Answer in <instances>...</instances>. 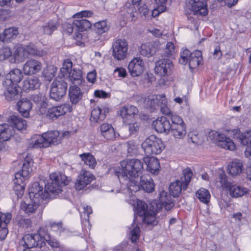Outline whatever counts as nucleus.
I'll use <instances>...</instances> for the list:
<instances>
[{
	"label": "nucleus",
	"instance_id": "20e7f679",
	"mask_svg": "<svg viewBox=\"0 0 251 251\" xmlns=\"http://www.w3.org/2000/svg\"><path fill=\"white\" fill-rule=\"evenodd\" d=\"M142 148L147 156L160 154L164 149L162 141L154 135H151L142 144Z\"/></svg>",
	"mask_w": 251,
	"mask_h": 251
},
{
	"label": "nucleus",
	"instance_id": "c756f323",
	"mask_svg": "<svg viewBox=\"0 0 251 251\" xmlns=\"http://www.w3.org/2000/svg\"><path fill=\"white\" fill-rule=\"evenodd\" d=\"M5 90L4 91V95L6 99L8 101L18 99L20 96L19 91L17 89V85L11 84L9 86H3Z\"/></svg>",
	"mask_w": 251,
	"mask_h": 251
},
{
	"label": "nucleus",
	"instance_id": "bf43d9fd",
	"mask_svg": "<svg viewBox=\"0 0 251 251\" xmlns=\"http://www.w3.org/2000/svg\"><path fill=\"white\" fill-rule=\"evenodd\" d=\"M169 119L171 121V126H174V125L177 126L185 124L182 119L180 116L172 114L170 117L169 118Z\"/></svg>",
	"mask_w": 251,
	"mask_h": 251
},
{
	"label": "nucleus",
	"instance_id": "473e14b6",
	"mask_svg": "<svg viewBox=\"0 0 251 251\" xmlns=\"http://www.w3.org/2000/svg\"><path fill=\"white\" fill-rule=\"evenodd\" d=\"M159 201L162 206L167 210H170L174 206V203L172 200L170 195L165 191L163 190L160 192Z\"/></svg>",
	"mask_w": 251,
	"mask_h": 251
},
{
	"label": "nucleus",
	"instance_id": "39448f33",
	"mask_svg": "<svg viewBox=\"0 0 251 251\" xmlns=\"http://www.w3.org/2000/svg\"><path fill=\"white\" fill-rule=\"evenodd\" d=\"M202 60V53L200 50H196L191 53L188 50H184L181 53L179 62L180 64L185 65L189 63L190 69L196 68Z\"/></svg>",
	"mask_w": 251,
	"mask_h": 251
},
{
	"label": "nucleus",
	"instance_id": "5701e85b",
	"mask_svg": "<svg viewBox=\"0 0 251 251\" xmlns=\"http://www.w3.org/2000/svg\"><path fill=\"white\" fill-rule=\"evenodd\" d=\"M18 109L20 113L25 118L29 117V112L32 108V104L27 99H22L17 103Z\"/></svg>",
	"mask_w": 251,
	"mask_h": 251
},
{
	"label": "nucleus",
	"instance_id": "4be33fe9",
	"mask_svg": "<svg viewBox=\"0 0 251 251\" xmlns=\"http://www.w3.org/2000/svg\"><path fill=\"white\" fill-rule=\"evenodd\" d=\"M15 134V129L12 126L8 124L0 125V141L9 140Z\"/></svg>",
	"mask_w": 251,
	"mask_h": 251
},
{
	"label": "nucleus",
	"instance_id": "58836bf2",
	"mask_svg": "<svg viewBox=\"0 0 251 251\" xmlns=\"http://www.w3.org/2000/svg\"><path fill=\"white\" fill-rule=\"evenodd\" d=\"M229 195L234 198L241 197L248 192V189L236 184H231L228 189Z\"/></svg>",
	"mask_w": 251,
	"mask_h": 251
},
{
	"label": "nucleus",
	"instance_id": "7c9ffc66",
	"mask_svg": "<svg viewBox=\"0 0 251 251\" xmlns=\"http://www.w3.org/2000/svg\"><path fill=\"white\" fill-rule=\"evenodd\" d=\"M243 165L239 159H235L227 166V173L233 176H237L242 172Z\"/></svg>",
	"mask_w": 251,
	"mask_h": 251
},
{
	"label": "nucleus",
	"instance_id": "dca6fc26",
	"mask_svg": "<svg viewBox=\"0 0 251 251\" xmlns=\"http://www.w3.org/2000/svg\"><path fill=\"white\" fill-rule=\"evenodd\" d=\"M42 66V63L39 61L34 59H30L24 64L23 71L25 75L35 74L41 70Z\"/></svg>",
	"mask_w": 251,
	"mask_h": 251
},
{
	"label": "nucleus",
	"instance_id": "8fccbe9b",
	"mask_svg": "<svg viewBox=\"0 0 251 251\" xmlns=\"http://www.w3.org/2000/svg\"><path fill=\"white\" fill-rule=\"evenodd\" d=\"M129 236L132 243H135L139 240L140 237V229L137 225L135 223L132 224L129 227Z\"/></svg>",
	"mask_w": 251,
	"mask_h": 251
},
{
	"label": "nucleus",
	"instance_id": "7ed1b4c3",
	"mask_svg": "<svg viewBox=\"0 0 251 251\" xmlns=\"http://www.w3.org/2000/svg\"><path fill=\"white\" fill-rule=\"evenodd\" d=\"M193 173L191 169L187 168L183 170V176H181L180 180H176L172 182L169 186L170 195L174 197L179 196L182 189L186 190L190 182Z\"/></svg>",
	"mask_w": 251,
	"mask_h": 251
},
{
	"label": "nucleus",
	"instance_id": "f8f14e48",
	"mask_svg": "<svg viewBox=\"0 0 251 251\" xmlns=\"http://www.w3.org/2000/svg\"><path fill=\"white\" fill-rule=\"evenodd\" d=\"M173 67L172 62L168 59H160L155 64V72L160 76L169 75Z\"/></svg>",
	"mask_w": 251,
	"mask_h": 251
},
{
	"label": "nucleus",
	"instance_id": "09e8293b",
	"mask_svg": "<svg viewBox=\"0 0 251 251\" xmlns=\"http://www.w3.org/2000/svg\"><path fill=\"white\" fill-rule=\"evenodd\" d=\"M33 162L30 156H26L24 161L22 167V173L25 176H27L32 171Z\"/></svg>",
	"mask_w": 251,
	"mask_h": 251
},
{
	"label": "nucleus",
	"instance_id": "4468645a",
	"mask_svg": "<svg viewBox=\"0 0 251 251\" xmlns=\"http://www.w3.org/2000/svg\"><path fill=\"white\" fill-rule=\"evenodd\" d=\"M23 78V75L21 70L17 68L14 69L5 75L2 81V85H17V83L20 82Z\"/></svg>",
	"mask_w": 251,
	"mask_h": 251
},
{
	"label": "nucleus",
	"instance_id": "6e6552de",
	"mask_svg": "<svg viewBox=\"0 0 251 251\" xmlns=\"http://www.w3.org/2000/svg\"><path fill=\"white\" fill-rule=\"evenodd\" d=\"M45 182L40 180L39 182L33 183L29 189V196L32 200L40 202L48 198V195L45 194V190L43 192V187Z\"/></svg>",
	"mask_w": 251,
	"mask_h": 251
},
{
	"label": "nucleus",
	"instance_id": "a19ab883",
	"mask_svg": "<svg viewBox=\"0 0 251 251\" xmlns=\"http://www.w3.org/2000/svg\"><path fill=\"white\" fill-rule=\"evenodd\" d=\"M26 57H28L29 55L43 56H45L47 52L42 49H38L34 45H29L25 46Z\"/></svg>",
	"mask_w": 251,
	"mask_h": 251
},
{
	"label": "nucleus",
	"instance_id": "9d476101",
	"mask_svg": "<svg viewBox=\"0 0 251 251\" xmlns=\"http://www.w3.org/2000/svg\"><path fill=\"white\" fill-rule=\"evenodd\" d=\"M73 110V107L69 104L64 103L59 106H53L48 110L46 116L52 120L57 119L66 113Z\"/></svg>",
	"mask_w": 251,
	"mask_h": 251
},
{
	"label": "nucleus",
	"instance_id": "9b49d317",
	"mask_svg": "<svg viewBox=\"0 0 251 251\" xmlns=\"http://www.w3.org/2000/svg\"><path fill=\"white\" fill-rule=\"evenodd\" d=\"M230 134L241 145L248 147L251 146V130L241 132L239 129H234L231 131Z\"/></svg>",
	"mask_w": 251,
	"mask_h": 251
},
{
	"label": "nucleus",
	"instance_id": "bb28decb",
	"mask_svg": "<svg viewBox=\"0 0 251 251\" xmlns=\"http://www.w3.org/2000/svg\"><path fill=\"white\" fill-rule=\"evenodd\" d=\"M139 50L142 55L150 57L156 53L157 48L154 43L148 42L142 44Z\"/></svg>",
	"mask_w": 251,
	"mask_h": 251
},
{
	"label": "nucleus",
	"instance_id": "a211bd4d",
	"mask_svg": "<svg viewBox=\"0 0 251 251\" xmlns=\"http://www.w3.org/2000/svg\"><path fill=\"white\" fill-rule=\"evenodd\" d=\"M93 179L94 176L90 172L86 170H82L75 183L76 189L77 190L82 189L90 184Z\"/></svg>",
	"mask_w": 251,
	"mask_h": 251
},
{
	"label": "nucleus",
	"instance_id": "e2e57ef3",
	"mask_svg": "<svg viewBox=\"0 0 251 251\" xmlns=\"http://www.w3.org/2000/svg\"><path fill=\"white\" fill-rule=\"evenodd\" d=\"M12 216L10 213L0 212V225L6 226L10 222Z\"/></svg>",
	"mask_w": 251,
	"mask_h": 251
},
{
	"label": "nucleus",
	"instance_id": "c85d7f7f",
	"mask_svg": "<svg viewBox=\"0 0 251 251\" xmlns=\"http://www.w3.org/2000/svg\"><path fill=\"white\" fill-rule=\"evenodd\" d=\"M144 162L147 166L148 170L152 174H157L160 168L159 161L153 157L147 156L144 158Z\"/></svg>",
	"mask_w": 251,
	"mask_h": 251
},
{
	"label": "nucleus",
	"instance_id": "79ce46f5",
	"mask_svg": "<svg viewBox=\"0 0 251 251\" xmlns=\"http://www.w3.org/2000/svg\"><path fill=\"white\" fill-rule=\"evenodd\" d=\"M19 34L17 28L10 27L4 30L0 38L3 42H9L10 39L15 38Z\"/></svg>",
	"mask_w": 251,
	"mask_h": 251
},
{
	"label": "nucleus",
	"instance_id": "c03bdc74",
	"mask_svg": "<svg viewBox=\"0 0 251 251\" xmlns=\"http://www.w3.org/2000/svg\"><path fill=\"white\" fill-rule=\"evenodd\" d=\"M58 26V23L56 20L50 21L45 25L41 27L43 34L50 35L56 30Z\"/></svg>",
	"mask_w": 251,
	"mask_h": 251
},
{
	"label": "nucleus",
	"instance_id": "6ab92c4d",
	"mask_svg": "<svg viewBox=\"0 0 251 251\" xmlns=\"http://www.w3.org/2000/svg\"><path fill=\"white\" fill-rule=\"evenodd\" d=\"M191 9L195 15L205 16L208 13L207 3L205 0H191L190 1Z\"/></svg>",
	"mask_w": 251,
	"mask_h": 251
},
{
	"label": "nucleus",
	"instance_id": "2eb2a0df",
	"mask_svg": "<svg viewBox=\"0 0 251 251\" xmlns=\"http://www.w3.org/2000/svg\"><path fill=\"white\" fill-rule=\"evenodd\" d=\"M216 144L222 148L234 151L236 148L234 143L224 134L216 132L214 134Z\"/></svg>",
	"mask_w": 251,
	"mask_h": 251
},
{
	"label": "nucleus",
	"instance_id": "c9c22d12",
	"mask_svg": "<svg viewBox=\"0 0 251 251\" xmlns=\"http://www.w3.org/2000/svg\"><path fill=\"white\" fill-rule=\"evenodd\" d=\"M232 184V182L229 180L228 177L224 172L219 174L216 182L217 187L228 190Z\"/></svg>",
	"mask_w": 251,
	"mask_h": 251
},
{
	"label": "nucleus",
	"instance_id": "ddd939ff",
	"mask_svg": "<svg viewBox=\"0 0 251 251\" xmlns=\"http://www.w3.org/2000/svg\"><path fill=\"white\" fill-rule=\"evenodd\" d=\"M151 126L158 133H165L166 134L170 133L171 127L169 118L165 116L158 117L153 121Z\"/></svg>",
	"mask_w": 251,
	"mask_h": 251
},
{
	"label": "nucleus",
	"instance_id": "680f3d73",
	"mask_svg": "<svg viewBox=\"0 0 251 251\" xmlns=\"http://www.w3.org/2000/svg\"><path fill=\"white\" fill-rule=\"evenodd\" d=\"M31 99L35 103L40 104L42 107H46L47 106V102L44 100V98L42 97L41 95H33L31 97Z\"/></svg>",
	"mask_w": 251,
	"mask_h": 251
},
{
	"label": "nucleus",
	"instance_id": "393cba45",
	"mask_svg": "<svg viewBox=\"0 0 251 251\" xmlns=\"http://www.w3.org/2000/svg\"><path fill=\"white\" fill-rule=\"evenodd\" d=\"M47 147L50 145H57L61 142V137H60L58 131H50L43 133Z\"/></svg>",
	"mask_w": 251,
	"mask_h": 251
},
{
	"label": "nucleus",
	"instance_id": "a18cd8bd",
	"mask_svg": "<svg viewBox=\"0 0 251 251\" xmlns=\"http://www.w3.org/2000/svg\"><path fill=\"white\" fill-rule=\"evenodd\" d=\"M13 56L14 58V61L26 58L25 45L21 44L16 45L13 49Z\"/></svg>",
	"mask_w": 251,
	"mask_h": 251
},
{
	"label": "nucleus",
	"instance_id": "a878e982",
	"mask_svg": "<svg viewBox=\"0 0 251 251\" xmlns=\"http://www.w3.org/2000/svg\"><path fill=\"white\" fill-rule=\"evenodd\" d=\"M139 188L140 187L147 193H151L154 189V184L152 179L149 176H141L139 182Z\"/></svg>",
	"mask_w": 251,
	"mask_h": 251
},
{
	"label": "nucleus",
	"instance_id": "4d7b16f0",
	"mask_svg": "<svg viewBox=\"0 0 251 251\" xmlns=\"http://www.w3.org/2000/svg\"><path fill=\"white\" fill-rule=\"evenodd\" d=\"M94 26L97 32L100 34L107 32L110 27L105 21L97 22L94 25Z\"/></svg>",
	"mask_w": 251,
	"mask_h": 251
},
{
	"label": "nucleus",
	"instance_id": "ea45409f",
	"mask_svg": "<svg viewBox=\"0 0 251 251\" xmlns=\"http://www.w3.org/2000/svg\"><path fill=\"white\" fill-rule=\"evenodd\" d=\"M73 24L75 30L80 32L87 30L92 25L90 21L84 19L75 20Z\"/></svg>",
	"mask_w": 251,
	"mask_h": 251
},
{
	"label": "nucleus",
	"instance_id": "2f4dec72",
	"mask_svg": "<svg viewBox=\"0 0 251 251\" xmlns=\"http://www.w3.org/2000/svg\"><path fill=\"white\" fill-rule=\"evenodd\" d=\"M69 95L71 103L73 104H76L82 99L83 93L78 87L74 85L70 87Z\"/></svg>",
	"mask_w": 251,
	"mask_h": 251
},
{
	"label": "nucleus",
	"instance_id": "338daca9",
	"mask_svg": "<svg viewBox=\"0 0 251 251\" xmlns=\"http://www.w3.org/2000/svg\"><path fill=\"white\" fill-rule=\"evenodd\" d=\"M138 11L142 16L148 18L150 16V10L147 5L144 3L138 8Z\"/></svg>",
	"mask_w": 251,
	"mask_h": 251
},
{
	"label": "nucleus",
	"instance_id": "412c9836",
	"mask_svg": "<svg viewBox=\"0 0 251 251\" xmlns=\"http://www.w3.org/2000/svg\"><path fill=\"white\" fill-rule=\"evenodd\" d=\"M100 128L101 135L107 140H114L119 135L116 134L114 128L110 124L103 123L100 126Z\"/></svg>",
	"mask_w": 251,
	"mask_h": 251
},
{
	"label": "nucleus",
	"instance_id": "13d9d810",
	"mask_svg": "<svg viewBox=\"0 0 251 251\" xmlns=\"http://www.w3.org/2000/svg\"><path fill=\"white\" fill-rule=\"evenodd\" d=\"M13 53L10 48L4 47L0 49V61H2L11 56Z\"/></svg>",
	"mask_w": 251,
	"mask_h": 251
},
{
	"label": "nucleus",
	"instance_id": "49530a36",
	"mask_svg": "<svg viewBox=\"0 0 251 251\" xmlns=\"http://www.w3.org/2000/svg\"><path fill=\"white\" fill-rule=\"evenodd\" d=\"M136 205L135 206V215H137L140 217H143L147 213H149L147 211L148 205L143 201L137 200L136 203L134 204Z\"/></svg>",
	"mask_w": 251,
	"mask_h": 251
},
{
	"label": "nucleus",
	"instance_id": "0eeeda50",
	"mask_svg": "<svg viewBox=\"0 0 251 251\" xmlns=\"http://www.w3.org/2000/svg\"><path fill=\"white\" fill-rule=\"evenodd\" d=\"M67 87V83L62 79L54 80L50 89V98L56 101L60 100L66 94Z\"/></svg>",
	"mask_w": 251,
	"mask_h": 251
},
{
	"label": "nucleus",
	"instance_id": "0e129e2a",
	"mask_svg": "<svg viewBox=\"0 0 251 251\" xmlns=\"http://www.w3.org/2000/svg\"><path fill=\"white\" fill-rule=\"evenodd\" d=\"M15 185L13 187L14 190L17 194L18 198H21L24 193L25 185L24 183H14Z\"/></svg>",
	"mask_w": 251,
	"mask_h": 251
},
{
	"label": "nucleus",
	"instance_id": "de8ad7c7",
	"mask_svg": "<svg viewBox=\"0 0 251 251\" xmlns=\"http://www.w3.org/2000/svg\"><path fill=\"white\" fill-rule=\"evenodd\" d=\"M32 201L33 203H32L27 204L23 202L21 204V209L28 214L34 213L39 206V203L40 202L35 200Z\"/></svg>",
	"mask_w": 251,
	"mask_h": 251
},
{
	"label": "nucleus",
	"instance_id": "f704fd0d",
	"mask_svg": "<svg viewBox=\"0 0 251 251\" xmlns=\"http://www.w3.org/2000/svg\"><path fill=\"white\" fill-rule=\"evenodd\" d=\"M41 83L37 77H30L23 81V89L25 91L34 90L38 88Z\"/></svg>",
	"mask_w": 251,
	"mask_h": 251
},
{
	"label": "nucleus",
	"instance_id": "37998d69",
	"mask_svg": "<svg viewBox=\"0 0 251 251\" xmlns=\"http://www.w3.org/2000/svg\"><path fill=\"white\" fill-rule=\"evenodd\" d=\"M123 11L125 12L124 15L127 18L131 19V21H135L137 19V16L135 15L136 13V10L135 6L129 2H127L123 7Z\"/></svg>",
	"mask_w": 251,
	"mask_h": 251
},
{
	"label": "nucleus",
	"instance_id": "1a4fd4ad",
	"mask_svg": "<svg viewBox=\"0 0 251 251\" xmlns=\"http://www.w3.org/2000/svg\"><path fill=\"white\" fill-rule=\"evenodd\" d=\"M20 244L23 246H25L27 248L26 249L30 250V248L34 247L41 248L43 244H45V242L42 237L39 234L35 233L25 235L23 237Z\"/></svg>",
	"mask_w": 251,
	"mask_h": 251
},
{
	"label": "nucleus",
	"instance_id": "774afa93",
	"mask_svg": "<svg viewBox=\"0 0 251 251\" xmlns=\"http://www.w3.org/2000/svg\"><path fill=\"white\" fill-rule=\"evenodd\" d=\"M167 9L166 5H158L157 7L151 11V16L155 17L158 16L160 13L164 12Z\"/></svg>",
	"mask_w": 251,
	"mask_h": 251
},
{
	"label": "nucleus",
	"instance_id": "603ef678",
	"mask_svg": "<svg viewBox=\"0 0 251 251\" xmlns=\"http://www.w3.org/2000/svg\"><path fill=\"white\" fill-rule=\"evenodd\" d=\"M73 63L70 59L64 60L62 67L60 71L61 76L65 77L68 74L73 70Z\"/></svg>",
	"mask_w": 251,
	"mask_h": 251
},
{
	"label": "nucleus",
	"instance_id": "4c0bfd02",
	"mask_svg": "<svg viewBox=\"0 0 251 251\" xmlns=\"http://www.w3.org/2000/svg\"><path fill=\"white\" fill-rule=\"evenodd\" d=\"M171 134L177 139H182L186 135V126L185 124L181 126L174 125L170 127V132Z\"/></svg>",
	"mask_w": 251,
	"mask_h": 251
},
{
	"label": "nucleus",
	"instance_id": "69168bd1",
	"mask_svg": "<svg viewBox=\"0 0 251 251\" xmlns=\"http://www.w3.org/2000/svg\"><path fill=\"white\" fill-rule=\"evenodd\" d=\"M175 52V46L171 42H168L164 50V55L169 57L172 56Z\"/></svg>",
	"mask_w": 251,
	"mask_h": 251
},
{
	"label": "nucleus",
	"instance_id": "052dcab7",
	"mask_svg": "<svg viewBox=\"0 0 251 251\" xmlns=\"http://www.w3.org/2000/svg\"><path fill=\"white\" fill-rule=\"evenodd\" d=\"M126 126L128 129L129 135L135 134L140 128V125L137 122L130 124L128 123Z\"/></svg>",
	"mask_w": 251,
	"mask_h": 251
},
{
	"label": "nucleus",
	"instance_id": "e433bc0d",
	"mask_svg": "<svg viewBox=\"0 0 251 251\" xmlns=\"http://www.w3.org/2000/svg\"><path fill=\"white\" fill-rule=\"evenodd\" d=\"M84 165L88 166L89 168L94 169L97 165L95 157L91 153H83L79 155Z\"/></svg>",
	"mask_w": 251,
	"mask_h": 251
},
{
	"label": "nucleus",
	"instance_id": "6e6d98bb",
	"mask_svg": "<svg viewBox=\"0 0 251 251\" xmlns=\"http://www.w3.org/2000/svg\"><path fill=\"white\" fill-rule=\"evenodd\" d=\"M156 213L154 211L151 213H148L144 216L143 221L148 225L155 226L158 223V221L155 217Z\"/></svg>",
	"mask_w": 251,
	"mask_h": 251
},
{
	"label": "nucleus",
	"instance_id": "f257e3e1",
	"mask_svg": "<svg viewBox=\"0 0 251 251\" xmlns=\"http://www.w3.org/2000/svg\"><path fill=\"white\" fill-rule=\"evenodd\" d=\"M121 168L115 174L120 182L126 185L129 191L136 192L139 190V176L143 170V163L139 159H132L121 162Z\"/></svg>",
	"mask_w": 251,
	"mask_h": 251
},
{
	"label": "nucleus",
	"instance_id": "aec40b11",
	"mask_svg": "<svg viewBox=\"0 0 251 251\" xmlns=\"http://www.w3.org/2000/svg\"><path fill=\"white\" fill-rule=\"evenodd\" d=\"M138 113V109L132 105H125L120 109V115L125 123L131 120Z\"/></svg>",
	"mask_w": 251,
	"mask_h": 251
},
{
	"label": "nucleus",
	"instance_id": "864d4df0",
	"mask_svg": "<svg viewBox=\"0 0 251 251\" xmlns=\"http://www.w3.org/2000/svg\"><path fill=\"white\" fill-rule=\"evenodd\" d=\"M196 195L200 201L204 203H207L209 201L210 193L207 190L204 188H202L198 190Z\"/></svg>",
	"mask_w": 251,
	"mask_h": 251
},
{
	"label": "nucleus",
	"instance_id": "f3484780",
	"mask_svg": "<svg viewBox=\"0 0 251 251\" xmlns=\"http://www.w3.org/2000/svg\"><path fill=\"white\" fill-rule=\"evenodd\" d=\"M128 69L132 76H139L144 71V63L140 58H135L129 62Z\"/></svg>",
	"mask_w": 251,
	"mask_h": 251
},
{
	"label": "nucleus",
	"instance_id": "cd10ccee",
	"mask_svg": "<svg viewBox=\"0 0 251 251\" xmlns=\"http://www.w3.org/2000/svg\"><path fill=\"white\" fill-rule=\"evenodd\" d=\"M8 122L11 124L15 128L18 130H22L26 127V122L19 116L12 114L8 119Z\"/></svg>",
	"mask_w": 251,
	"mask_h": 251
},
{
	"label": "nucleus",
	"instance_id": "423d86ee",
	"mask_svg": "<svg viewBox=\"0 0 251 251\" xmlns=\"http://www.w3.org/2000/svg\"><path fill=\"white\" fill-rule=\"evenodd\" d=\"M112 56L118 60H123L126 56L128 50V43L124 38L116 39L113 42Z\"/></svg>",
	"mask_w": 251,
	"mask_h": 251
},
{
	"label": "nucleus",
	"instance_id": "5fc2aeb1",
	"mask_svg": "<svg viewBox=\"0 0 251 251\" xmlns=\"http://www.w3.org/2000/svg\"><path fill=\"white\" fill-rule=\"evenodd\" d=\"M159 102L158 97L155 95L150 96L146 98L145 100V103L147 106L152 110L157 109Z\"/></svg>",
	"mask_w": 251,
	"mask_h": 251
},
{
	"label": "nucleus",
	"instance_id": "72a5a7b5",
	"mask_svg": "<svg viewBox=\"0 0 251 251\" xmlns=\"http://www.w3.org/2000/svg\"><path fill=\"white\" fill-rule=\"evenodd\" d=\"M29 146L31 148H47V143H46L43 134L41 135H34L31 139Z\"/></svg>",
	"mask_w": 251,
	"mask_h": 251
},
{
	"label": "nucleus",
	"instance_id": "b1692460",
	"mask_svg": "<svg viewBox=\"0 0 251 251\" xmlns=\"http://www.w3.org/2000/svg\"><path fill=\"white\" fill-rule=\"evenodd\" d=\"M66 77H68L70 81L75 84L74 85H79L84 81L82 72L79 67H74L73 70Z\"/></svg>",
	"mask_w": 251,
	"mask_h": 251
},
{
	"label": "nucleus",
	"instance_id": "3c124183",
	"mask_svg": "<svg viewBox=\"0 0 251 251\" xmlns=\"http://www.w3.org/2000/svg\"><path fill=\"white\" fill-rule=\"evenodd\" d=\"M105 118V114L102 113L101 108L97 107L93 109L91 112L90 120L95 122L102 121Z\"/></svg>",
	"mask_w": 251,
	"mask_h": 251
},
{
	"label": "nucleus",
	"instance_id": "f03ea898",
	"mask_svg": "<svg viewBox=\"0 0 251 251\" xmlns=\"http://www.w3.org/2000/svg\"><path fill=\"white\" fill-rule=\"evenodd\" d=\"M50 177L51 182L44 185L45 194L48 195V198L53 199L62 191V186L68 185L70 180L59 172L52 173Z\"/></svg>",
	"mask_w": 251,
	"mask_h": 251
}]
</instances>
